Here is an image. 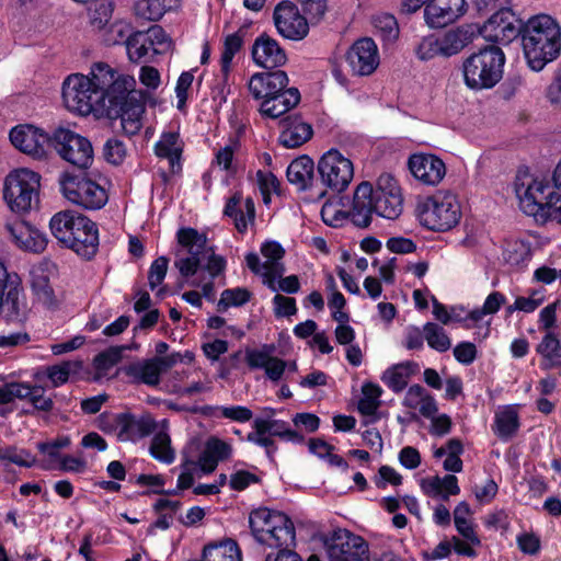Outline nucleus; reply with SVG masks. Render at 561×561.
Listing matches in <instances>:
<instances>
[{
	"label": "nucleus",
	"mask_w": 561,
	"mask_h": 561,
	"mask_svg": "<svg viewBox=\"0 0 561 561\" xmlns=\"http://www.w3.org/2000/svg\"><path fill=\"white\" fill-rule=\"evenodd\" d=\"M135 85L133 77L119 75L105 62H96L90 76H68L62 83L61 96L70 112L119 118L124 133L135 136L142 128L148 96L147 91L137 90Z\"/></svg>",
	"instance_id": "nucleus-1"
},
{
	"label": "nucleus",
	"mask_w": 561,
	"mask_h": 561,
	"mask_svg": "<svg viewBox=\"0 0 561 561\" xmlns=\"http://www.w3.org/2000/svg\"><path fill=\"white\" fill-rule=\"evenodd\" d=\"M520 42L528 67L539 72L561 54V26L551 15H534L525 22Z\"/></svg>",
	"instance_id": "nucleus-2"
},
{
	"label": "nucleus",
	"mask_w": 561,
	"mask_h": 561,
	"mask_svg": "<svg viewBox=\"0 0 561 561\" xmlns=\"http://www.w3.org/2000/svg\"><path fill=\"white\" fill-rule=\"evenodd\" d=\"M51 234L65 248L85 261H91L99 250V229L85 215L71 209L56 213L49 220Z\"/></svg>",
	"instance_id": "nucleus-3"
},
{
	"label": "nucleus",
	"mask_w": 561,
	"mask_h": 561,
	"mask_svg": "<svg viewBox=\"0 0 561 561\" xmlns=\"http://www.w3.org/2000/svg\"><path fill=\"white\" fill-rule=\"evenodd\" d=\"M249 526L256 542L270 548L295 547L296 530L291 518L279 511L267 507L253 510Z\"/></svg>",
	"instance_id": "nucleus-4"
},
{
	"label": "nucleus",
	"mask_w": 561,
	"mask_h": 561,
	"mask_svg": "<svg viewBox=\"0 0 561 561\" xmlns=\"http://www.w3.org/2000/svg\"><path fill=\"white\" fill-rule=\"evenodd\" d=\"M505 55L495 45L471 54L462 64L465 83L472 90L491 89L503 76Z\"/></svg>",
	"instance_id": "nucleus-5"
},
{
	"label": "nucleus",
	"mask_w": 561,
	"mask_h": 561,
	"mask_svg": "<svg viewBox=\"0 0 561 561\" xmlns=\"http://www.w3.org/2000/svg\"><path fill=\"white\" fill-rule=\"evenodd\" d=\"M39 173L26 168L11 171L4 179L3 199L15 214L28 213L33 203H38Z\"/></svg>",
	"instance_id": "nucleus-6"
},
{
	"label": "nucleus",
	"mask_w": 561,
	"mask_h": 561,
	"mask_svg": "<svg viewBox=\"0 0 561 561\" xmlns=\"http://www.w3.org/2000/svg\"><path fill=\"white\" fill-rule=\"evenodd\" d=\"M416 216L420 224L426 229L445 232L458 225L461 209L455 195L436 194L419 203Z\"/></svg>",
	"instance_id": "nucleus-7"
},
{
	"label": "nucleus",
	"mask_w": 561,
	"mask_h": 561,
	"mask_svg": "<svg viewBox=\"0 0 561 561\" xmlns=\"http://www.w3.org/2000/svg\"><path fill=\"white\" fill-rule=\"evenodd\" d=\"M317 172L319 191L325 197L328 191L339 194L348 187L354 176V165L339 149L331 148L320 157Z\"/></svg>",
	"instance_id": "nucleus-8"
},
{
	"label": "nucleus",
	"mask_w": 561,
	"mask_h": 561,
	"mask_svg": "<svg viewBox=\"0 0 561 561\" xmlns=\"http://www.w3.org/2000/svg\"><path fill=\"white\" fill-rule=\"evenodd\" d=\"M62 195L72 204L87 210L103 208L108 195L104 187L87 176L84 172L78 174L66 172L60 178Z\"/></svg>",
	"instance_id": "nucleus-9"
},
{
	"label": "nucleus",
	"mask_w": 561,
	"mask_h": 561,
	"mask_svg": "<svg viewBox=\"0 0 561 561\" xmlns=\"http://www.w3.org/2000/svg\"><path fill=\"white\" fill-rule=\"evenodd\" d=\"M329 561H370L367 541L345 528L321 535Z\"/></svg>",
	"instance_id": "nucleus-10"
},
{
	"label": "nucleus",
	"mask_w": 561,
	"mask_h": 561,
	"mask_svg": "<svg viewBox=\"0 0 561 561\" xmlns=\"http://www.w3.org/2000/svg\"><path fill=\"white\" fill-rule=\"evenodd\" d=\"M500 8L483 23V25H474L477 33L485 41L508 45L514 39L520 38L524 31L525 22L507 7Z\"/></svg>",
	"instance_id": "nucleus-11"
},
{
	"label": "nucleus",
	"mask_w": 561,
	"mask_h": 561,
	"mask_svg": "<svg viewBox=\"0 0 561 561\" xmlns=\"http://www.w3.org/2000/svg\"><path fill=\"white\" fill-rule=\"evenodd\" d=\"M67 162L80 170L93 162V147L90 140L68 128L59 127L51 134V146Z\"/></svg>",
	"instance_id": "nucleus-12"
},
{
	"label": "nucleus",
	"mask_w": 561,
	"mask_h": 561,
	"mask_svg": "<svg viewBox=\"0 0 561 561\" xmlns=\"http://www.w3.org/2000/svg\"><path fill=\"white\" fill-rule=\"evenodd\" d=\"M25 310L22 279L16 273L8 272L0 260V317L7 321H22Z\"/></svg>",
	"instance_id": "nucleus-13"
},
{
	"label": "nucleus",
	"mask_w": 561,
	"mask_h": 561,
	"mask_svg": "<svg viewBox=\"0 0 561 561\" xmlns=\"http://www.w3.org/2000/svg\"><path fill=\"white\" fill-rule=\"evenodd\" d=\"M181 359L180 353L165 356H153L122 366L118 373L124 374L135 385L157 386L163 373L171 369Z\"/></svg>",
	"instance_id": "nucleus-14"
},
{
	"label": "nucleus",
	"mask_w": 561,
	"mask_h": 561,
	"mask_svg": "<svg viewBox=\"0 0 561 561\" xmlns=\"http://www.w3.org/2000/svg\"><path fill=\"white\" fill-rule=\"evenodd\" d=\"M273 22L277 33L289 41L299 42L306 38L310 31V22L298 5L290 0L279 1L273 11Z\"/></svg>",
	"instance_id": "nucleus-15"
},
{
	"label": "nucleus",
	"mask_w": 561,
	"mask_h": 561,
	"mask_svg": "<svg viewBox=\"0 0 561 561\" xmlns=\"http://www.w3.org/2000/svg\"><path fill=\"white\" fill-rule=\"evenodd\" d=\"M176 241L190 255L175 261V267L184 278L193 277L202 270V255L206 250L207 234L192 227H182L176 231Z\"/></svg>",
	"instance_id": "nucleus-16"
},
{
	"label": "nucleus",
	"mask_w": 561,
	"mask_h": 561,
	"mask_svg": "<svg viewBox=\"0 0 561 561\" xmlns=\"http://www.w3.org/2000/svg\"><path fill=\"white\" fill-rule=\"evenodd\" d=\"M554 190L553 183L551 184L547 180H533L519 197L520 208L526 215L534 216L537 220L545 222L546 215L549 214L553 201L559 195V192Z\"/></svg>",
	"instance_id": "nucleus-17"
},
{
	"label": "nucleus",
	"mask_w": 561,
	"mask_h": 561,
	"mask_svg": "<svg viewBox=\"0 0 561 561\" xmlns=\"http://www.w3.org/2000/svg\"><path fill=\"white\" fill-rule=\"evenodd\" d=\"M11 144L21 152L36 160H45L51 146V135L30 124L10 130Z\"/></svg>",
	"instance_id": "nucleus-18"
},
{
	"label": "nucleus",
	"mask_w": 561,
	"mask_h": 561,
	"mask_svg": "<svg viewBox=\"0 0 561 561\" xmlns=\"http://www.w3.org/2000/svg\"><path fill=\"white\" fill-rule=\"evenodd\" d=\"M286 176L298 192L309 193L310 199L323 198V193L319 191L318 174L314 173V162L309 156L302 154L294 159L287 167Z\"/></svg>",
	"instance_id": "nucleus-19"
},
{
	"label": "nucleus",
	"mask_w": 561,
	"mask_h": 561,
	"mask_svg": "<svg viewBox=\"0 0 561 561\" xmlns=\"http://www.w3.org/2000/svg\"><path fill=\"white\" fill-rule=\"evenodd\" d=\"M345 59L354 75L369 76L379 65L377 45L370 37L359 38L350 47Z\"/></svg>",
	"instance_id": "nucleus-20"
},
{
	"label": "nucleus",
	"mask_w": 561,
	"mask_h": 561,
	"mask_svg": "<svg viewBox=\"0 0 561 561\" xmlns=\"http://www.w3.org/2000/svg\"><path fill=\"white\" fill-rule=\"evenodd\" d=\"M466 0H432L424 9V19L432 28H443L467 12Z\"/></svg>",
	"instance_id": "nucleus-21"
},
{
	"label": "nucleus",
	"mask_w": 561,
	"mask_h": 561,
	"mask_svg": "<svg viewBox=\"0 0 561 561\" xmlns=\"http://www.w3.org/2000/svg\"><path fill=\"white\" fill-rule=\"evenodd\" d=\"M412 175L425 185H437L446 175L445 162L432 153H413L408 160Z\"/></svg>",
	"instance_id": "nucleus-22"
},
{
	"label": "nucleus",
	"mask_w": 561,
	"mask_h": 561,
	"mask_svg": "<svg viewBox=\"0 0 561 561\" xmlns=\"http://www.w3.org/2000/svg\"><path fill=\"white\" fill-rule=\"evenodd\" d=\"M251 57L256 66L265 69H276L287 61L284 48L266 33H262L254 39Z\"/></svg>",
	"instance_id": "nucleus-23"
},
{
	"label": "nucleus",
	"mask_w": 561,
	"mask_h": 561,
	"mask_svg": "<svg viewBox=\"0 0 561 561\" xmlns=\"http://www.w3.org/2000/svg\"><path fill=\"white\" fill-rule=\"evenodd\" d=\"M289 83L287 73L280 69H267V71L252 75L249 81V91L255 100L262 102L282 92Z\"/></svg>",
	"instance_id": "nucleus-24"
},
{
	"label": "nucleus",
	"mask_w": 561,
	"mask_h": 561,
	"mask_svg": "<svg viewBox=\"0 0 561 561\" xmlns=\"http://www.w3.org/2000/svg\"><path fill=\"white\" fill-rule=\"evenodd\" d=\"M115 426L118 427V440L137 442L152 434L157 428V423L149 414L137 419L133 413L124 412L115 414Z\"/></svg>",
	"instance_id": "nucleus-25"
},
{
	"label": "nucleus",
	"mask_w": 561,
	"mask_h": 561,
	"mask_svg": "<svg viewBox=\"0 0 561 561\" xmlns=\"http://www.w3.org/2000/svg\"><path fill=\"white\" fill-rule=\"evenodd\" d=\"M4 228L21 250L41 253L47 247L46 236L24 220L7 222Z\"/></svg>",
	"instance_id": "nucleus-26"
},
{
	"label": "nucleus",
	"mask_w": 561,
	"mask_h": 561,
	"mask_svg": "<svg viewBox=\"0 0 561 561\" xmlns=\"http://www.w3.org/2000/svg\"><path fill=\"white\" fill-rule=\"evenodd\" d=\"M279 125L282 127L278 142L285 148H298L311 139L312 126L302 119L300 114L284 116Z\"/></svg>",
	"instance_id": "nucleus-27"
},
{
	"label": "nucleus",
	"mask_w": 561,
	"mask_h": 561,
	"mask_svg": "<svg viewBox=\"0 0 561 561\" xmlns=\"http://www.w3.org/2000/svg\"><path fill=\"white\" fill-rule=\"evenodd\" d=\"M375 213L374 186L369 182L357 185L352 208L348 213L351 221L358 228H367L371 224V215Z\"/></svg>",
	"instance_id": "nucleus-28"
},
{
	"label": "nucleus",
	"mask_w": 561,
	"mask_h": 561,
	"mask_svg": "<svg viewBox=\"0 0 561 561\" xmlns=\"http://www.w3.org/2000/svg\"><path fill=\"white\" fill-rule=\"evenodd\" d=\"M184 144L178 131H163L153 146V152L159 159L169 161L170 171L178 174L182 171V154Z\"/></svg>",
	"instance_id": "nucleus-29"
},
{
	"label": "nucleus",
	"mask_w": 561,
	"mask_h": 561,
	"mask_svg": "<svg viewBox=\"0 0 561 561\" xmlns=\"http://www.w3.org/2000/svg\"><path fill=\"white\" fill-rule=\"evenodd\" d=\"M252 21H245L240 27L225 36L220 56V69L225 77L230 72L234 56L242 49L247 39L252 36Z\"/></svg>",
	"instance_id": "nucleus-30"
},
{
	"label": "nucleus",
	"mask_w": 561,
	"mask_h": 561,
	"mask_svg": "<svg viewBox=\"0 0 561 561\" xmlns=\"http://www.w3.org/2000/svg\"><path fill=\"white\" fill-rule=\"evenodd\" d=\"M300 100V92L297 88L286 87L282 92L261 102L260 112L263 116L276 119L296 107Z\"/></svg>",
	"instance_id": "nucleus-31"
},
{
	"label": "nucleus",
	"mask_w": 561,
	"mask_h": 561,
	"mask_svg": "<svg viewBox=\"0 0 561 561\" xmlns=\"http://www.w3.org/2000/svg\"><path fill=\"white\" fill-rule=\"evenodd\" d=\"M421 489L424 494L433 497H440L448 501L450 495H458L460 486L458 478L454 474H446L444 478L435 476L421 481Z\"/></svg>",
	"instance_id": "nucleus-32"
},
{
	"label": "nucleus",
	"mask_w": 561,
	"mask_h": 561,
	"mask_svg": "<svg viewBox=\"0 0 561 561\" xmlns=\"http://www.w3.org/2000/svg\"><path fill=\"white\" fill-rule=\"evenodd\" d=\"M188 561H242L241 550L233 539H225L220 542H210L203 549L199 560Z\"/></svg>",
	"instance_id": "nucleus-33"
},
{
	"label": "nucleus",
	"mask_w": 561,
	"mask_h": 561,
	"mask_svg": "<svg viewBox=\"0 0 561 561\" xmlns=\"http://www.w3.org/2000/svg\"><path fill=\"white\" fill-rule=\"evenodd\" d=\"M261 434L278 437L282 440L302 445L305 436L296 430L289 427V424L283 420L256 417Z\"/></svg>",
	"instance_id": "nucleus-34"
},
{
	"label": "nucleus",
	"mask_w": 561,
	"mask_h": 561,
	"mask_svg": "<svg viewBox=\"0 0 561 561\" xmlns=\"http://www.w3.org/2000/svg\"><path fill=\"white\" fill-rule=\"evenodd\" d=\"M477 33L473 24L458 27L455 31L447 32L440 39L443 56L450 57L458 54L469 43L472 42Z\"/></svg>",
	"instance_id": "nucleus-35"
},
{
	"label": "nucleus",
	"mask_w": 561,
	"mask_h": 561,
	"mask_svg": "<svg viewBox=\"0 0 561 561\" xmlns=\"http://www.w3.org/2000/svg\"><path fill=\"white\" fill-rule=\"evenodd\" d=\"M375 214L386 219H397L403 210L401 193L374 194Z\"/></svg>",
	"instance_id": "nucleus-36"
},
{
	"label": "nucleus",
	"mask_w": 561,
	"mask_h": 561,
	"mask_svg": "<svg viewBox=\"0 0 561 561\" xmlns=\"http://www.w3.org/2000/svg\"><path fill=\"white\" fill-rule=\"evenodd\" d=\"M494 423L496 426L495 433L501 439L513 437L520 426L518 413L511 405L495 414Z\"/></svg>",
	"instance_id": "nucleus-37"
},
{
	"label": "nucleus",
	"mask_w": 561,
	"mask_h": 561,
	"mask_svg": "<svg viewBox=\"0 0 561 561\" xmlns=\"http://www.w3.org/2000/svg\"><path fill=\"white\" fill-rule=\"evenodd\" d=\"M309 451L321 459H325L331 467H337L342 471L348 470V462L340 455L333 454L335 447L321 438H310Z\"/></svg>",
	"instance_id": "nucleus-38"
},
{
	"label": "nucleus",
	"mask_w": 561,
	"mask_h": 561,
	"mask_svg": "<svg viewBox=\"0 0 561 561\" xmlns=\"http://www.w3.org/2000/svg\"><path fill=\"white\" fill-rule=\"evenodd\" d=\"M83 368L81 360H64L60 364L47 367V377L54 387L68 382L70 376L78 375Z\"/></svg>",
	"instance_id": "nucleus-39"
},
{
	"label": "nucleus",
	"mask_w": 561,
	"mask_h": 561,
	"mask_svg": "<svg viewBox=\"0 0 561 561\" xmlns=\"http://www.w3.org/2000/svg\"><path fill=\"white\" fill-rule=\"evenodd\" d=\"M149 451L156 460L170 465L174 461L175 455L171 447V438L167 432L156 433L151 439Z\"/></svg>",
	"instance_id": "nucleus-40"
},
{
	"label": "nucleus",
	"mask_w": 561,
	"mask_h": 561,
	"mask_svg": "<svg viewBox=\"0 0 561 561\" xmlns=\"http://www.w3.org/2000/svg\"><path fill=\"white\" fill-rule=\"evenodd\" d=\"M172 0H139L135 5L136 14L148 21H159L173 5Z\"/></svg>",
	"instance_id": "nucleus-41"
},
{
	"label": "nucleus",
	"mask_w": 561,
	"mask_h": 561,
	"mask_svg": "<svg viewBox=\"0 0 561 561\" xmlns=\"http://www.w3.org/2000/svg\"><path fill=\"white\" fill-rule=\"evenodd\" d=\"M126 51L131 62L148 61L149 56L154 55L141 31H135L129 37Z\"/></svg>",
	"instance_id": "nucleus-42"
},
{
	"label": "nucleus",
	"mask_w": 561,
	"mask_h": 561,
	"mask_svg": "<svg viewBox=\"0 0 561 561\" xmlns=\"http://www.w3.org/2000/svg\"><path fill=\"white\" fill-rule=\"evenodd\" d=\"M252 296V291L245 287L225 289L217 304V310L219 312H225L230 307H242L251 300Z\"/></svg>",
	"instance_id": "nucleus-43"
},
{
	"label": "nucleus",
	"mask_w": 561,
	"mask_h": 561,
	"mask_svg": "<svg viewBox=\"0 0 561 561\" xmlns=\"http://www.w3.org/2000/svg\"><path fill=\"white\" fill-rule=\"evenodd\" d=\"M131 347L127 345L110 346L98 353L93 358V367L98 373H106L123 358V353Z\"/></svg>",
	"instance_id": "nucleus-44"
},
{
	"label": "nucleus",
	"mask_w": 561,
	"mask_h": 561,
	"mask_svg": "<svg viewBox=\"0 0 561 561\" xmlns=\"http://www.w3.org/2000/svg\"><path fill=\"white\" fill-rule=\"evenodd\" d=\"M423 332L425 333L427 345L431 348L439 353L447 352L450 348L451 342L449 336L437 323L426 322L423 327Z\"/></svg>",
	"instance_id": "nucleus-45"
},
{
	"label": "nucleus",
	"mask_w": 561,
	"mask_h": 561,
	"mask_svg": "<svg viewBox=\"0 0 561 561\" xmlns=\"http://www.w3.org/2000/svg\"><path fill=\"white\" fill-rule=\"evenodd\" d=\"M242 194L236 192L230 196L224 207V216L232 218L236 229L240 233H244L248 230V220L245 219L244 211L240 208Z\"/></svg>",
	"instance_id": "nucleus-46"
},
{
	"label": "nucleus",
	"mask_w": 561,
	"mask_h": 561,
	"mask_svg": "<svg viewBox=\"0 0 561 561\" xmlns=\"http://www.w3.org/2000/svg\"><path fill=\"white\" fill-rule=\"evenodd\" d=\"M373 24L383 41L393 42L399 37V25L394 15L390 13L375 15Z\"/></svg>",
	"instance_id": "nucleus-47"
},
{
	"label": "nucleus",
	"mask_w": 561,
	"mask_h": 561,
	"mask_svg": "<svg viewBox=\"0 0 561 561\" xmlns=\"http://www.w3.org/2000/svg\"><path fill=\"white\" fill-rule=\"evenodd\" d=\"M239 147L240 139L238 135L230 136L229 142L215 153V159L213 160L211 164H216L221 170L229 172L232 167L234 152Z\"/></svg>",
	"instance_id": "nucleus-48"
},
{
	"label": "nucleus",
	"mask_w": 561,
	"mask_h": 561,
	"mask_svg": "<svg viewBox=\"0 0 561 561\" xmlns=\"http://www.w3.org/2000/svg\"><path fill=\"white\" fill-rule=\"evenodd\" d=\"M127 154V149L123 140L112 137L103 146V157L110 164L121 165Z\"/></svg>",
	"instance_id": "nucleus-49"
},
{
	"label": "nucleus",
	"mask_w": 561,
	"mask_h": 561,
	"mask_svg": "<svg viewBox=\"0 0 561 561\" xmlns=\"http://www.w3.org/2000/svg\"><path fill=\"white\" fill-rule=\"evenodd\" d=\"M22 392H28L23 399H27L36 411L50 412L54 408L51 398L44 396V389L39 386H31L25 383Z\"/></svg>",
	"instance_id": "nucleus-50"
},
{
	"label": "nucleus",
	"mask_w": 561,
	"mask_h": 561,
	"mask_svg": "<svg viewBox=\"0 0 561 561\" xmlns=\"http://www.w3.org/2000/svg\"><path fill=\"white\" fill-rule=\"evenodd\" d=\"M536 351L543 358L552 360L553 358H561V343L557 334L547 332L541 342L537 345Z\"/></svg>",
	"instance_id": "nucleus-51"
},
{
	"label": "nucleus",
	"mask_w": 561,
	"mask_h": 561,
	"mask_svg": "<svg viewBox=\"0 0 561 561\" xmlns=\"http://www.w3.org/2000/svg\"><path fill=\"white\" fill-rule=\"evenodd\" d=\"M169 262L170 260L162 255L153 260L150 264L148 271V285L151 290H154L163 283L168 273Z\"/></svg>",
	"instance_id": "nucleus-52"
},
{
	"label": "nucleus",
	"mask_w": 561,
	"mask_h": 561,
	"mask_svg": "<svg viewBox=\"0 0 561 561\" xmlns=\"http://www.w3.org/2000/svg\"><path fill=\"white\" fill-rule=\"evenodd\" d=\"M194 76L191 71H183L178 78L175 94L178 99L176 108L185 113L187 108L188 91L192 88Z\"/></svg>",
	"instance_id": "nucleus-53"
},
{
	"label": "nucleus",
	"mask_w": 561,
	"mask_h": 561,
	"mask_svg": "<svg viewBox=\"0 0 561 561\" xmlns=\"http://www.w3.org/2000/svg\"><path fill=\"white\" fill-rule=\"evenodd\" d=\"M409 365H410V363L398 364V365L392 366L385 373V375L382 377V381L393 392L399 393L408 386V381H407L408 376L402 373V369Z\"/></svg>",
	"instance_id": "nucleus-54"
},
{
	"label": "nucleus",
	"mask_w": 561,
	"mask_h": 561,
	"mask_svg": "<svg viewBox=\"0 0 561 561\" xmlns=\"http://www.w3.org/2000/svg\"><path fill=\"white\" fill-rule=\"evenodd\" d=\"M311 24L320 22L328 10V0H297Z\"/></svg>",
	"instance_id": "nucleus-55"
},
{
	"label": "nucleus",
	"mask_w": 561,
	"mask_h": 561,
	"mask_svg": "<svg viewBox=\"0 0 561 561\" xmlns=\"http://www.w3.org/2000/svg\"><path fill=\"white\" fill-rule=\"evenodd\" d=\"M134 32L130 24L116 22L110 26L105 41L108 45L124 44L126 47Z\"/></svg>",
	"instance_id": "nucleus-56"
},
{
	"label": "nucleus",
	"mask_w": 561,
	"mask_h": 561,
	"mask_svg": "<svg viewBox=\"0 0 561 561\" xmlns=\"http://www.w3.org/2000/svg\"><path fill=\"white\" fill-rule=\"evenodd\" d=\"M415 55L424 61L439 55L443 56L440 39L434 36L424 37L416 46Z\"/></svg>",
	"instance_id": "nucleus-57"
},
{
	"label": "nucleus",
	"mask_w": 561,
	"mask_h": 561,
	"mask_svg": "<svg viewBox=\"0 0 561 561\" xmlns=\"http://www.w3.org/2000/svg\"><path fill=\"white\" fill-rule=\"evenodd\" d=\"M204 253H208L205 265H202V270L208 272L210 277L215 279L219 275L224 274L227 268V260L225 256L215 253V247H207Z\"/></svg>",
	"instance_id": "nucleus-58"
},
{
	"label": "nucleus",
	"mask_w": 561,
	"mask_h": 561,
	"mask_svg": "<svg viewBox=\"0 0 561 561\" xmlns=\"http://www.w3.org/2000/svg\"><path fill=\"white\" fill-rule=\"evenodd\" d=\"M274 316L279 318H288L295 316L298 311L296 299L293 297L276 294L273 299Z\"/></svg>",
	"instance_id": "nucleus-59"
},
{
	"label": "nucleus",
	"mask_w": 561,
	"mask_h": 561,
	"mask_svg": "<svg viewBox=\"0 0 561 561\" xmlns=\"http://www.w3.org/2000/svg\"><path fill=\"white\" fill-rule=\"evenodd\" d=\"M0 460H8L24 468H31L35 465V458L28 451L21 450V453H16L14 447L0 448Z\"/></svg>",
	"instance_id": "nucleus-60"
},
{
	"label": "nucleus",
	"mask_w": 561,
	"mask_h": 561,
	"mask_svg": "<svg viewBox=\"0 0 561 561\" xmlns=\"http://www.w3.org/2000/svg\"><path fill=\"white\" fill-rule=\"evenodd\" d=\"M261 482V478L255 473H252L247 470H237L230 476L229 486L233 491H244L251 484H256Z\"/></svg>",
	"instance_id": "nucleus-61"
},
{
	"label": "nucleus",
	"mask_w": 561,
	"mask_h": 561,
	"mask_svg": "<svg viewBox=\"0 0 561 561\" xmlns=\"http://www.w3.org/2000/svg\"><path fill=\"white\" fill-rule=\"evenodd\" d=\"M455 359L465 366L471 365L478 356V350L474 343L462 341L454 347Z\"/></svg>",
	"instance_id": "nucleus-62"
},
{
	"label": "nucleus",
	"mask_w": 561,
	"mask_h": 561,
	"mask_svg": "<svg viewBox=\"0 0 561 561\" xmlns=\"http://www.w3.org/2000/svg\"><path fill=\"white\" fill-rule=\"evenodd\" d=\"M204 449L218 462L229 459L232 453L231 446L218 437L208 438Z\"/></svg>",
	"instance_id": "nucleus-63"
},
{
	"label": "nucleus",
	"mask_w": 561,
	"mask_h": 561,
	"mask_svg": "<svg viewBox=\"0 0 561 561\" xmlns=\"http://www.w3.org/2000/svg\"><path fill=\"white\" fill-rule=\"evenodd\" d=\"M518 549L528 556H536L541 549L540 538L534 533H522L516 537Z\"/></svg>",
	"instance_id": "nucleus-64"
}]
</instances>
